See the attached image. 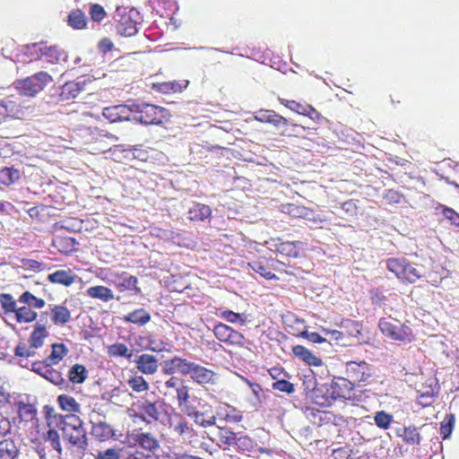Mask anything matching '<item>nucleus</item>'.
<instances>
[{
    "instance_id": "nucleus-1",
    "label": "nucleus",
    "mask_w": 459,
    "mask_h": 459,
    "mask_svg": "<svg viewBox=\"0 0 459 459\" xmlns=\"http://www.w3.org/2000/svg\"><path fill=\"white\" fill-rule=\"evenodd\" d=\"M354 394V384L346 377H335L331 383L314 388L311 399L315 404L328 407L338 399L351 400Z\"/></svg>"
},
{
    "instance_id": "nucleus-3",
    "label": "nucleus",
    "mask_w": 459,
    "mask_h": 459,
    "mask_svg": "<svg viewBox=\"0 0 459 459\" xmlns=\"http://www.w3.org/2000/svg\"><path fill=\"white\" fill-rule=\"evenodd\" d=\"M165 405V402L160 399L152 401L146 397H140L127 408L126 414L134 425L150 424L160 420V410Z\"/></svg>"
},
{
    "instance_id": "nucleus-50",
    "label": "nucleus",
    "mask_w": 459,
    "mask_h": 459,
    "mask_svg": "<svg viewBox=\"0 0 459 459\" xmlns=\"http://www.w3.org/2000/svg\"><path fill=\"white\" fill-rule=\"evenodd\" d=\"M400 278V281L405 283H414L417 280L421 277V273L420 271L414 266L413 264L410 263L408 260L405 264L404 270Z\"/></svg>"
},
{
    "instance_id": "nucleus-48",
    "label": "nucleus",
    "mask_w": 459,
    "mask_h": 459,
    "mask_svg": "<svg viewBox=\"0 0 459 459\" xmlns=\"http://www.w3.org/2000/svg\"><path fill=\"white\" fill-rule=\"evenodd\" d=\"M407 259L404 257H393L388 258L385 261L386 268L389 272L393 273L399 280L403 274L404 270L405 264Z\"/></svg>"
},
{
    "instance_id": "nucleus-62",
    "label": "nucleus",
    "mask_w": 459,
    "mask_h": 459,
    "mask_svg": "<svg viewBox=\"0 0 459 459\" xmlns=\"http://www.w3.org/2000/svg\"><path fill=\"white\" fill-rule=\"evenodd\" d=\"M176 393L178 406L184 405L190 398L189 387L184 382L177 388Z\"/></svg>"
},
{
    "instance_id": "nucleus-64",
    "label": "nucleus",
    "mask_w": 459,
    "mask_h": 459,
    "mask_svg": "<svg viewBox=\"0 0 459 459\" xmlns=\"http://www.w3.org/2000/svg\"><path fill=\"white\" fill-rule=\"evenodd\" d=\"M440 208L442 210V214L446 219L454 225H459V214L455 210L446 206H441Z\"/></svg>"
},
{
    "instance_id": "nucleus-39",
    "label": "nucleus",
    "mask_w": 459,
    "mask_h": 459,
    "mask_svg": "<svg viewBox=\"0 0 459 459\" xmlns=\"http://www.w3.org/2000/svg\"><path fill=\"white\" fill-rule=\"evenodd\" d=\"M48 333L44 325L37 323L34 325L33 331L30 333L28 342L36 349L43 346L45 339L48 337Z\"/></svg>"
},
{
    "instance_id": "nucleus-5",
    "label": "nucleus",
    "mask_w": 459,
    "mask_h": 459,
    "mask_svg": "<svg viewBox=\"0 0 459 459\" xmlns=\"http://www.w3.org/2000/svg\"><path fill=\"white\" fill-rule=\"evenodd\" d=\"M53 81L52 76L47 72H38L15 82V88L21 95L34 97Z\"/></svg>"
},
{
    "instance_id": "nucleus-29",
    "label": "nucleus",
    "mask_w": 459,
    "mask_h": 459,
    "mask_svg": "<svg viewBox=\"0 0 459 459\" xmlns=\"http://www.w3.org/2000/svg\"><path fill=\"white\" fill-rule=\"evenodd\" d=\"M396 435L405 444L408 445H420L421 437L418 429L413 426H403L396 429Z\"/></svg>"
},
{
    "instance_id": "nucleus-36",
    "label": "nucleus",
    "mask_w": 459,
    "mask_h": 459,
    "mask_svg": "<svg viewBox=\"0 0 459 459\" xmlns=\"http://www.w3.org/2000/svg\"><path fill=\"white\" fill-rule=\"evenodd\" d=\"M88 370L82 364H74L67 371V378L73 385H81L88 378Z\"/></svg>"
},
{
    "instance_id": "nucleus-54",
    "label": "nucleus",
    "mask_w": 459,
    "mask_h": 459,
    "mask_svg": "<svg viewBox=\"0 0 459 459\" xmlns=\"http://www.w3.org/2000/svg\"><path fill=\"white\" fill-rule=\"evenodd\" d=\"M235 446L240 452L250 453L255 450L256 444L249 436L242 435L238 437V442H236Z\"/></svg>"
},
{
    "instance_id": "nucleus-8",
    "label": "nucleus",
    "mask_w": 459,
    "mask_h": 459,
    "mask_svg": "<svg viewBox=\"0 0 459 459\" xmlns=\"http://www.w3.org/2000/svg\"><path fill=\"white\" fill-rule=\"evenodd\" d=\"M345 375L354 385L368 383L373 376V368L365 360H350L345 362Z\"/></svg>"
},
{
    "instance_id": "nucleus-46",
    "label": "nucleus",
    "mask_w": 459,
    "mask_h": 459,
    "mask_svg": "<svg viewBox=\"0 0 459 459\" xmlns=\"http://www.w3.org/2000/svg\"><path fill=\"white\" fill-rule=\"evenodd\" d=\"M108 354L109 357H124L129 360L132 359L134 351L125 343L116 342L108 347Z\"/></svg>"
},
{
    "instance_id": "nucleus-23",
    "label": "nucleus",
    "mask_w": 459,
    "mask_h": 459,
    "mask_svg": "<svg viewBox=\"0 0 459 459\" xmlns=\"http://www.w3.org/2000/svg\"><path fill=\"white\" fill-rule=\"evenodd\" d=\"M305 243L301 241H281L275 245L276 251L288 257H298L305 249Z\"/></svg>"
},
{
    "instance_id": "nucleus-22",
    "label": "nucleus",
    "mask_w": 459,
    "mask_h": 459,
    "mask_svg": "<svg viewBox=\"0 0 459 459\" xmlns=\"http://www.w3.org/2000/svg\"><path fill=\"white\" fill-rule=\"evenodd\" d=\"M36 51L40 54L41 58H45L47 62L56 64L63 56L62 49L57 46H48L43 43L34 44Z\"/></svg>"
},
{
    "instance_id": "nucleus-31",
    "label": "nucleus",
    "mask_w": 459,
    "mask_h": 459,
    "mask_svg": "<svg viewBox=\"0 0 459 459\" xmlns=\"http://www.w3.org/2000/svg\"><path fill=\"white\" fill-rule=\"evenodd\" d=\"M293 354L309 366L318 367L323 364L322 359L316 356L311 351L302 345L292 347Z\"/></svg>"
},
{
    "instance_id": "nucleus-63",
    "label": "nucleus",
    "mask_w": 459,
    "mask_h": 459,
    "mask_svg": "<svg viewBox=\"0 0 459 459\" xmlns=\"http://www.w3.org/2000/svg\"><path fill=\"white\" fill-rule=\"evenodd\" d=\"M273 388L289 394L295 391L294 385L285 379L275 381L273 384Z\"/></svg>"
},
{
    "instance_id": "nucleus-55",
    "label": "nucleus",
    "mask_w": 459,
    "mask_h": 459,
    "mask_svg": "<svg viewBox=\"0 0 459 459\" xmlns=\"http://www.w3.org/2000/svg\"><path fill=\"white\" fill-rule=\"evenodd\" d=\"M130 388L136 392L142 393L149 389L148 382L142 376H134L127 380Z\"/></svg>"
},
{
    "instance_id": "nucleus-2",
    "label": "nucleus",
    "mask_w": 459,
    "mask_h": 459,
    "mask_svg": "<svg viewBox=\"0 0 459 459\" xmlns=\"http://www.w3.org/2000/svg\"><path fill=\"white\" fill-rule=\"evenodd\" d=\"M56 426L62 431L63 438L72 446L85 450L88 446L86 430L82 420L75 414H55Z\"/></svg>"
},
{
    "instance_id": "nucleus-42",
    "label": "nucleus",
    "mask_w": 459,
    "mask_h": 459,
    "mask_svg": "<svg viewBox=\"0 0 459 459\" xmlns=\"http://www.w3.org/2000/svg\"><path fill=\"white\" fill-rule=\"evenodd\" d=\"M281 212L293 218H308L312 213L309 208L295 204H285L281 205Z\"/></svg>"
},
{
    "instance_id": "nucleus-4",
    "label": "nucleus",
    "mask_w": 459,
    "mask_h": 459,
    "mask_svg": "<svg viewBox=\"0 0 459 459\" xmlns=\"http://www.w3.org/2000/svg\"><path fill=\"white\" fill-rule=\"evenodd\" d=\"M132 119L144 125H160L169 117L165 108L149 103L132 104Z\"/></svg>"
},
{
    "instance_id": "nucleus-30",
    "label": "nucleus",
    "mask_w": 459,
    "mask_h": 459,
    "mask_svg": "<svg viewBox=\"0 0 459 459\" xmlns=\"http://www.w3.org/2000/svg\"><path fill=\"white\" fill-rule=\"evenodd\" d=\"M52 246L59 253L64 255H70L76 249V241L72 237L58 235L53 238Z\"/></svg>"
},
{
    "instance_id": "nucleus-57",
    "label": "nucleus",
    "mask_w": 459,
    "mask_h": 459,
    "mask_svg": "<svg viewBox=\"0 0 459 459\" xmlns=\"http://www.w3.org/2000/svg\"><path fill=\"white\" fill-rule=\"evenodd\" d=\"M455 425V417L453 414L446 415L440 423V435L443 439L450 437Z\"/></svg>"
},
{
    "instance_id": "nucleus-41",
    "label": "nucleus",
    "mask_w": 459,
    "mask_h": 459,
    "mask_svg": "<svg viewBox=\"0 0 459 459\" xmlns=\"http://www.w3.org/2000/svg\"><path fill=\"white\" fill-rule=\"evenodd\" d=\"M51 349L50 354L43 360L46 363L57 365L69 352L68 348L64 343H53Z\"/></svg>"
},
{
    "instance_id": "nucleus-18",
    "label": "nucleus",
    "mask_w": 459,
    "mask_h": 459,
    "mask_svg": "<svg viewBox=\"0 0 459 459\" xmlns=\"http://www.w3.org/2000/svg\"><path fill=\"white\" fill-rule=\"evenodd\" d=\"M194 422L202 428H209L216 424V415L213 411L212 406L209 403H204L194 415Z\"/></svg>"
},
{
    "instance_id": "nucleus-13",
    "label": "nucleus",
    "mask_w": 459,
    "mask_h": 459,
    "mask_svg": "<svg viewBox=\"0 0 459 459\" xmlns=\"http://www.w3.org/2000/svg\"><path fill=\"white\" fill-rule=\"evenodd\" d=\"M53 366L55 365L45 361H35L31 364V370L56 385H65V378L60 371L53 368Z\"/></svg>"
},
{
    "instance_id": "nucleus-33",
    "label": "nucleus",
    "mask_w": 459,
    "mask_h": 459,
    "mask_svg": "<svg viewBox=\"0 0 459 459\" xmlns=\"http://www.w3.org/2000/svg\"><path fill=\"white\" fill-rule=\"evenodd\" d=\"M13 406L18 413L20 419L24 421L32 420L37 414L36 407L33 404L25 403L22 400L14 401Z\"/></svg>"
},
{
    "instance_id": "nucleus-17",
    "label": "nucleus",
    "mask_w": 459,
    "mask_h": 459,
    "mask_svg": "<svg viewBox=\"0 0 459 459\" xmlns=\"http://www.w3.org/2000/svg\"><path fill=\"white\" fill-rule=\"evenodd\" d=\"M189 376L194 382L199 385H213L217 380V374L213 370L196 363H194Z\"/></svg>"
},
{
    "instance_id": "nucleus-52",
    "label": "nucleus",
    "mask_w": 459,
    "mask_h": 459,
    "mask_svg": "<svg viewBox=\"0 0 459 459\" xmlns=\"http://www.w3.org/2000/svg\"><path fill=\"white\" fill-rule=\"evenodd\" d=\"M0 305L5 315L15 312L17 301L9 293H0Z\"/></svg>"
},
{
    "instance_id": "nucleus-40",
    "label": "nucleus",
    "mask_w": 459,
    "mask_h": 459,
    "mask_svg": "<svg viewBox=\"0 0 459 459\" xmlns=\"http://www.w3.org/2000/svg\"><path fill=\"white\" fill-rule=\"evenodd\" d=\"M21 178V171L13 167H4L0 169V186L8 187Z\"/></svg>"
},
{
    "instance_id": "nucleus-35",
    "label": "nucleus",
    "mask_w": 459,
    "mask_h": 459,
    "mask_svg": "<svg viewBox=\"0 0 459 459\" xmlns=\"http://www.w3.org/2000/svg\"><path fill=\"white\" fill-rule=\"evenodd\" d=\"M123 320L126 323L143 326L151 321V314L144 308H137L125 315Z\"/></svg>"
},
{
    "instance_id": "nucleus-25",
    "label": "nucleus",
    "mask_w": 459,
    "mask_h": 459,
    "mask_svg": "<svg viewBox=\"0 0 459 459\" xmlns=\"http://www.w3.org/2000/svg\"><path fill=\"white\" fill-rule=\"evenodd\" d=\"M110 284H113L117 291L125 292V291H134V294H140L141 289L138 287V279L134 275H130L127 273H125V276L121 279L119 282L115 281L114 280H108Z\"/></svg>"
},
{
    "instance_id": "nucleus-49",
    "label": "nucleus",
    "mask_w": 459,
    "mask_h": 459,
    "mask_svg": "<svg viewBox=\"0 0 459 459\" xmlns=\"http://www.w3.org/2000/svg\"><path fill=\"white\" fill-rule=\"evenodd\" d=\"M67 22L73 29L82 30L87 24V17L82 11L77 9L68 15Z\"/></svg>"
},
{
    "instance_id": "nucleus-60",
    "label": "nucleus",
    "mask_w": 459,
    "mask_h": 459,
    "mask_svg": "<svg viewBox=\"0 0 459 459\" xmlns=\"http://www.w3.org/2000/svg\"><path fill=\"white\" fill-rule=\"evenodd\" d=\"M47 440L50 442L51 446L58 453V455L62 454L60 437L56 430L49 429L47 432Z\"/></svg>"
},
{
    "instance_id": "nucleus-26",
    "label": "nucleus",
    "mask_w": 459,
    "mask_h": 459,
    "mask_svg": "<svg viewBox=\"0 0 459 459\" xmlns=\"http://www.w3.org/2000/svg\"><path fill=\"white\" fill-rule=\"evenodd\" d=\"M77 275L71 269L57 270L48 275V281L53 284L69 287L75 282Z\"/></svg>"
},
{
    "instance_id": "nucleus-9",
    "label": "nucleus",
    "mask_w": 459,
    "mask_h": 459,
    "mask_svg": "<svg viewBox=\"0 0 459 459\" xmlns=\"http://www.w3.org/2000/svg\"><path fill=\"white\" fill-rule=\"evenodd\" d=\"M126 437L130 446H137L149 453L154 454L160 446L158 437L152 432L133 429Z\"/></svg>"
},
{
    "instance_id": "nucleus-58",
    "label": "nucleus",
    "mask_w": 459,
    "mask_h": 459,
    "mask_svg": "<svg viewBox=\"0 0 459 459\" xmlns=\"http://www.w3.org/2000/svg\"><path fill=\"white\" fill-rule=\"evenodd\" d=\"M121 449L116 447H109L105 450L98 451L94 455L95 459H121Z\"/></svg>"
},
{
    "instance_id": "nucleus-14",
    "label": "nucleus",
    "mask_w": 459,
    "mask_h": 459,
    "mask_svg": "<svg viewBox=\"0 0 459 459\" xmlns=\"http://www.w3.org/2000/svg\"><path fill=\"white\" fill-rule=\"evenodd\" d=\"M131 105H114L102 109V116L110 123L129 121L132 119Z\"/></svg>"
},
{
    "instance_id": "nucleus-11",
    "label": "nucleus",
    "mask_w": 459,
    "mask_h": 459,
    "mask_svg": "<svg viewBox=\"0 0 459 459\" xmlns=\"http://www.w3.org/2000/svg\"><path fill=\"white\" fill-rule=\"evenodd\" d=\"M278 101L292 112L307 117L316 124H320L324 120L323 115L307 102H299L281 97H278Z\"/></svg>"
},
{
    "instance_id": "nucleus-15",
    "label": "nucleus",
    "mask_w": 459,
    "mask_h": 459,
    "mask_svg": "<svg viewBox=\"0 0 459 459\" xmlns=\"http://www.w3.org/2000/svg\"><path fill=\"white\" fill-rule=\"evenodd\" d=\"M255 120L273 125L276 129L286 128L290 126V121L283 116L271 109H259L255 113Z\"/></svg>"
},
{
    "instance_id": "nucleus-21",
    "label": "nucleus",
    "mask_w": 459,
    "mask_h": 459,
    "mask_svg": "<svg viewBox=\"0 0 459 459\" xmlns=\"http://www.w3.org/2000/svg\"><path fill=\"white\" fill-rule=\"evenodd\" d=\"M50 320L55 325L64 326L72 319L71 311L64 304L50 306Z\"/></svg>"
},
{
    "instance_id": "nucleus-19",
    "label": "nucleus",
    "mask_w": 459,
    "mask_h": 459,
    "mask_svg": "<svg viewBox=\"0 0 459 459\" xmlns=\"http://www.w3.org/2000/svg\"><path fill=\"white\" fill-rule=\"evenodd\" d=\"M85 90V82L69 81L60 89L58 99L61 101H69L77 98Z\"/></svg>"
},
{
    "instance_id": "nucleus-32",
    "label": "nucleus",
    "mask_w": 459,
    "mask_h": 459,
    "mask_svg": "<svg viewBox=\"0 0 459 459\" xmlns=\"http://www.w3.org/2000/svg\"><path fill=\"white\" fill-rule=\"evenodd\" d=\"M187 214V218L191 221H204L211 217L212 209L207 204L195 203L193 207L188 210Z\"/></svg>"
},
{
    "instance_id": "nucleus-51",
    "label": "nucleus",
    "mask_w": 459,
    "mask_h": 459,
    "mask_svg": "<svg viewBox=\"0 0 459 459\" xmlns=\"http://www.w3.org/2000/svg\"><path fill=\"white\" fill-rule=\"evenodd\" d=\"M36 350L29 342L28 343L20 342L14 348L13 352L16 357L28 359L36 355Z\"/></svg>"
},
{
    "instance_id": "nucleus-28",
    "label": "nucleus",
    "mask_w": 459,
    "mask_h": 459,
    "mask_svg": "<svg viewBox=\"0 0 459 459\" xmlns=\"http://www.w3.org/2000/svg\"><path fill=\"white\" fill-rule=\"evenodd\" d=\"M341 326L348 335L356 338L360 344L368 343V341L363 335L360 322L351 319H343L341 323Z\"/></svg>"
},
{
    "instance_id": "nucleus-10",
    "label": "nucleus",
    "mask_w": 459,
    "mask_h": 459,
    "mask_svg": "<svg viewBox=\"0 0 459 459\" xmlns=\"http://www.w3.org/2000/svg\"><path fill=\"white\" fill-rule=\"evenodd\" d=\"M169 428L179 437L184 440L195 439L197 433L193 428L192 424L179 412L173 411L168 415Z\"/></svg>"
},
{
    "instance_id": "nucleus-56",
    "label": "nucleus",
    "mask_w": 459,
    "mask_h": 459,
    "mask_svg": "<svg viewBox=\"0 0 459 459\" xmlns=\"http://www.w3.org/2000/svg\"><path fill=\"white\" fill-rule=\"evenodd\" d=\"M218 437L227 446H233L238 442V434L229 428H220Z\"/></svg>"
},
{
    "instance_id": "nucleus-34",
    "label": "nucleus",
    "mask_w": 459,
    "mask_h": 459,
    "mask_svg": "<svg viewBox=\"0 0 459 459\" xmlns=\"http://www.w3.org/2000/svg\"><path fill=\"white\" fill-rule=\"evenodd\" d=\"M86 295L91 299H100L102 302H109L115 299L112 290L104 285H96L86 290Z\"/></svg>"
},
{
    "instance_id": "nucleus-59",
    "label": "nucleus",
    "mask_w": 459,
    "mask_h": 459,
    "mask_svg": "<svg viewBox=\"0 0 459 459\" xmlns=\"http://www.w3.org/2000/svg\"><path fill=\"white\" fill-rule=\"evenodd\" d=\"M374 419L376 425L383 429H387L392 421V416L384 411H377Z\"/></svg>"
},
{
    "instance_id": "nucleus-47",
    "label": "nucleus",
    "mask_w": 459,
    "mask_h": 459,
    "mask_svg": "<svg viewBox=\"0 0 459 459\" xmlns=\"http://www.w3.org/2000/svg\"><path fill=\"white\" fill-rule=\"evenodd\" d=\"M18 301L26 304L32 309H41L46 305V301L43 299L36 297L34 294L28 290L20 295Z\"/></svg>"
},
{
    "instance_id": "nucleus-44",
    "label": "nucleus",
    "mask_w": 459,
    "mask_h": 459,
    "mask_svg": "<svg viewBox=\"0 0 459 459\" xmlns=\"http://www.w3.org/2000/svg\"><path fill=\"white\" fill-rule=\"evenodd\" d=\"M14 316L17 323L29 324L37 319L38 313L28 306H22L16 308Z\"/></svg>"
},
{
    "instance_id": "nucleus-16",
    "label": "nucleus",
    "mask_w": 459,
    "mask_h": 459,
    "mask_svg": "<svg viewBox=\"0 0 459 459\" xmlns=\"http://www.w3.org/2000/svg\"><path fill=\"white\" fill-rule=\"evenodd\" d=\"M194 363L186 359L175 356L164 361L163 371L168 375L179 373L187 376L190 374Z\"/></svg>"
},
{
    "instance_id": "nucleus-12",
    "label": "nucleus",
    "mask_w": 459,
    "mask_h": 459,
    "mask_svg": "<svg viewBox=\"0 0 459 459\" xmlns=\"http://www.w3.org/2000/svg\"><path fill=\"white\" fill-rule=\"evenodd\" d=\"M117 15L119 16L117 19V32L125 37H131L137 32V22L134 17L138 14L134 9H131L128 12L123 10V12L117 8Z\"/></svg>"
},
{
    "instance_id": "nucleus-53",
    "label": "nucleus",
    "mask_w": 459,
    "mask_h": 459,
    "mask_svg": "<svg viewBox=\"0 0 459 459\" xmlns=\"http://www.w3.org/2000/svg\"><path fill=\"white\" fill-rule=\"evenodd\" d=\"M83 135H90L91 141H97L104 137H113L108 131L95 126H89L82 129Z\"/></svg>"
},
{
    "instance_id": "nucleus-61",
    "label": "nucleus",
    "mask_w": 459,
    "mask_h": 459,
    "mask_svg": "<svg viewBox=\"0 0 459 459\" xmlns=\"http://www.w3.org/2000/svg\"><path fill=\"white\" fill-rule=\"evenodd\" d=\"M90 15L92 21L94 22H101L106 17V12L99 4H92L90 7Z\"/></svg>"
},
{
    "instance_id": "nucleus-37",
    "label": "nucleus",
    "mask_w": 459,
    "mask_h": 459,
    "mask_svg": "<svg viewBox=\"0 0 459 459\" xmlns=\"http://www.w3.org/2000/svg\"><path fill=\"white\" fill-rule=\"evenodd\" d=\"M56 402L59 408L69 414H75L81 411L80 403L69 394H63L58 395Z\"/></svg>"
},
{
    "instance_id": "nucleus-27",
    "label": "nucleus",
    "mask_w": 459,
    "mask_h": 459,
    "mask_svg": "<svg viewBox=\"0 0 459 459\" xmlns=\"http://www.w3.org/2000/svg\"><path fill=\"white\" fill-rule=\"evenodd\" d=\"M254 272L260 274L266 280L278 279L277 275L273 273L272 267L269 264V260L265 257H260L253 260L247 264Z\"/></svg>"
},
{
    "instance_id": "nucleus-45",
    "label": "nucleus",
    "mask_w": 459,
    "mask_h": 459,
    "mask_svg": "<svg viewBox=\"0 0 459 459\" xmlns=\"http://www.w3.org/2000/svg\"><path fill=\"white\" fill-rule=\"evenodd\" d=\"M18 455V448L11 438L0 440V459H14Z\"/></svg>"
},
{
    "instance_id": "nucleus-6",
    "label": "nucleus",
    "mask_w": 459,
    "mask_h": 459,
    "mask_svg": "<svg viewBox=\"0 0 459 459\" xmlns=\"http://www.w3.org/2000/svg\"><path fill=\"white\" fill-rule=\"evenodd\" d=\"M378 327L385 337L393 341L410 343L414 340L411 328L405 324L398 325L383 317L379 319Z\"/></svg>"
},
{
    "instance_id": "nucleus-43",
    "label": "nucleus",
    "mask_w": 459,
    "mask_h": 459,
    "mask_svg": "<svg viewBox=\"0 0 459 459\" xmlns=\"http://www.w3.org/2000/svg\"><path fill=\"white\" fill-rule=\"evenodd\" d=\"M2 103L4 108H6V119H22L24 117V109L16 100H4Z\"/></svg>"
},
{
    "instance_id": "nucleus-24",
    "label": "nucleus",
    "mask_w": 459,
    "mask_h": 459,
    "mask_svg": "<svg viewBox=\"0 0 459 459\" xmlns=\"http://www.w3.org/2000/svg\"><path fill=\"white\" fill-rule=\"evenodd\" d=\"M306 418L316 426H323L332 421L333 414L326 411L318 410L314 407H306L304 410Z\"/></svg>"
},
{
    "instance_id": "nucleus-38",
    "label": "nucleus",
    "mask_w": 459,
    "mask_h": 459,
    "mask_svg": "<svg viewBox=\"0 0 459 459\" xmlns=\"http://www.w3.org/2000/svg\"><path fill=\"white\" fill-rule=\"evenodd\" d=\"M91 435L100 441H106L113 437L114 430L109 424L104 421H99L93 423Z\"/></svg>"
},
{
    "instance_id": "nucleus-20",
    "label": "nucleus",
    "mask_w": 459,
    "mask_h": 459,
    "mask_svg": "<svg viewBox=\"0 0 459 459\" xmlns=\"http://www.w3.org/2000/svg\"><path fill=\"white\" fill-rule=\"evenodd\" d=\"M137 370L144 375H153L158 371L159 362L155 356L143 353L134 360Z\"/></svg>"
},
{
    "instance_id": "nucleus-7",
    "label": "nucleus",
    "mask_w": 459,
    "mask_h": 459,
    "mask_svg": "<svg viewBox=\"0 0 459 459\" xmlns=\"http://www.w3.org/2000/svg\"><path fill=\"white\" fill-rule=\"evenodd\" d=\"M212 333L216 339L228 347L242 348L246 344L244 334L223 323L214 325Z\"/></svg>"
}]
</instances>
